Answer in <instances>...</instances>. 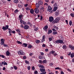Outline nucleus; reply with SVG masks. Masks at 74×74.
<instances>
[{
    "label": "nucleus",
    "mask_w": 74,
    "mask_h": 74,
    "mask_svg": "<svg viewBox=\"0 0 74 74\" xmlns=\"http://www.w3.org/2000/svg\"><path fill=\"white\" fill-rule=\"evenodd\" d=\"M47 10L51 13H52V12H53L52 9V7L49 5L48 6Z\"/></svg>",
    "instance_id": "nucleus-1"
},
{
    "label": "nucleus",
    "mask_w": 74,
    "mask_h": 74,
    "mask_svg": "<svg viewBox=\"0 0 74 74\" xmlns=\"http://www.w3.org/2000/svg\"><path fill=\"white\" fill-rule=\"evenodd\" d=\"M9 27V26L8 25H6L5 26V27L3 26L2 29L3 31H5L6 30H7V29H8Z\"/></svg>",
    "instance_id": "nucleus-2"
},
{
    "label": "nucleus",
    "mask_w": 74,
    "mask_h": 74,
    "mask_svg": "<svg viewBox=\"0 0 74 74\" xmlns=\"http://www.w3.org/2000/svg\"><path fill=\"white\" fill-rule=\"evenodd\" d=\"M56 42L57 44H58V43L62 44L63 42V40H58L56 41Z\"/></svg>",
    "instance_id": "nucleus-3"
},
{
    "label": "nucleus",
    "mask_w": 74,
    "mask_h": 74,
    "mask_svg": "<svg viewBox=\"0 0 74 74\" xmlns=\"http://www.w3.org/2000/svg\"><path fill=\"white\" fill-rule=\"evenodd\" d=\"M4 41H5V40L3 38H2L1 39V45H3L4 44Z\"/></svg>",
    "instance_id": "nucleus-4"
},
{
    "label": "nucleus",
    "mask_w": 74,
    "mask_h": 74,
    "mask_svg": "<svg viewBox=\"0 0 74 74\" xmlns=\"http://www.w3.org/2000/svg\"><path fill=\"white\" fill-rule=\"evenodd\" d=\"M24 29L26 30L27 29H28L29 28V26L27 25H25L24 26Z\"/></svg>",
    "instance_id": "nucleus-5"
},
{
    "label": "nucleus",
    "mask_w": 74,
    "mask_h": 74,
    "mask_svg": "<svg viewBox=\"0 0 74 74\" xmlns=\"http://www.w3.org/2000/svg\"><path fill=\"white\" fill-rule=\"evenodd\" d=\"M59 21V18L58 17L56 18L55 21H54V23H57V22H58Z\"/></svg>",
    "instance_id": "nucleus-6"
},
{
    "label": "nucleus",
    "mask_w": 74,
    "mask_h": 74,
    "mask_svg": "<svg viewBox=\"0 0 74 74\" xmlns=\"http://www.w3.org/2000/svg\"><path fill=\"white\" fill-rule=\"evenodd\" d=\"M32 8V6H29L27 8H25V9L27 11H29L30 9Z\"/></svg>",
    "instance_id": "nucleus-7"
},
{
    "label": "nucleus",
    "mask_w": 74,
    "mask_h": 74,
    "mask_svg": "<svg viewBox=\"0 0 74 74\" xmlns=\"http://www.w3.org/2000/svg\"><path fill=\"white\" fill-rule=\"evenodd\" d=\"M69 47L71 48V50H73V51H74V46H73L71 45H69Z\"/></svg>",
    "instance_id": "nucleus-8"
},
{
    "label": "nucleus",
    "mask_w": 74,
    "mask_h": 74,
    "mask_svg": "<svg viewBox=\"0 0 74 74\" xmlns=\"http://www.w3.org/2000/svg\"><path fill=\"white\" fill-rule=\"evenodd\" d=\"M18 53L19 55H23V52L22 51L20 50L18 52Z\"/></svg>",
    "instance_id": "nucleus-9"
},
{
    "label": "nucleus",
    "mask_w": 74,
    "mask_h": 74,
    "mask_svg": "<svg viewBox=\"0 0 74 74\" xmlns=\"http://www.w3.org/2000/svg\"><path fill=\"white\" fill-rule=\"evenodd\" d=\"M20 23L21 24H23V25H26V23L23 20H21L20 21Z\"/></svg>",
    "instance_id": "nucleus-10"
},
{
    "label": "nucleus",
    "mask_w": 74,
    "mask_h": 74,
    "mask_svg": "<svg viewBox=\"0 0 74 74\" xmlns=\"http://www.w3.org/2000/svg\"><path fill=\"white\" fill-rule=\"evenodd\" d=\"M53 21V18L52 16H51L49 18V21L52 22Z\"/></svg>",
    "instance_id": "nucleus-11"
},
{
    "label": "nucleus",
    "mask_w": 74,
    "mask_h": 74,
    "mask_svg": "<svg viewBox=\"0 0 74 74\" xmlns=\"http://www.w3.org/2000/svg\"><path fill=\"white\" fill-rule=\"evenodd\" d=\"M34 11L35 13L37 14L38 13V12H39V10H38V9L37 8H36L34 9Z\"/></svg>",
    "instance_id": "nucleus-12"
},
{
    "label": "nucleus",
    "mask_w": 74,
    "mask_h": 74,
    "mask_svg": "<svg viewBox=\"0 0 74 74\" xmlns=\"http://www.w3.org/2000/svg\"><path fill=\"white\" fill-rule=\"evenodd\" d=\"M22 2H20L18 5V7L21 8L22 7Z\"/></svg>",
    "instance_id": "nucleus-13"
},
{
    "label": "nucleus",
    "mask_w": 74,
    "mask_h": 74,
    "mask_svg": "<svg viewBox=\"0 0 74 74\" xmlns=\"http://www.w3.org/2000/svg\"><path fill=\"white\" fill-rule=\"evenodd\" d=\"M48 26L46 25L45 26V27L43 28V29H44L45 31L47 32V29H48Z\"/></svg>",
    "instance_id": "nucleus-14"
},
{
    "label": "nucleus",
    "mask_w": 74,
    "mask_h": 74,
    "mask_svg": "<svg viewBox=\"0 0 74 74\" xmlns=\"http://www.w3.org/2000/svg\"><path fill=\"white\" fill-rule=\"evenodd\" d=\"M30 12L31 14H34V10L31 9L30 10Z\"/></svg>",
    "instance_id": "nucleus-15"
},
{
    "label": "nucleus",
    "mask_w": 74,
    "mask_h": 74,
    "mask_svg": "<svg viewBox=\"0 0 74 74\" xmlns=\"http://www.w3.org/2000/svg\"><path fill=\"white\" fill-rule=\"evenodd\" d=\"M16 42L18 44H20V45H22V42H20V41H19L17 40Z\"/></svg>",
    "instance_id": "nucleus-16"
},
{
    "label": "nucleus",
    "mask_w": 74,
    "mask_h": 74,
    "mask_svg": "<svg viewBox=\"0 0 74 74\" xmlns=\"http://www.w3.org/2000/svg\"><path fill=\"white\" fill-rule=\"evenodd\" d=\"M58 10V7H54L53 9V11H56Z\"/></svg>",
    "instance_id": "nucleus-17"
},
{
    "label": "nucleus",
    "mask_w": 74,
    "mask_h": 74,
    "mask_svg": "<svg viewBox=\"0 0 74 74\" xmlns=\"http://www.w3.org/2000/svg\"><path fill=\"white\" fill-rule=\"evenodd\" d=\"M38 67H40L41 68H42V69H44V66H43L42 65H41L40 64H39L38 65Z\"/></svg>",
    "instance_id": "nucleus-18"
},
{
    "label": "nucleus",
    "mask_w": 74,
    "mask_h": 74,
    "mask_svg": "<svg viewBox=\"0 0 74 74\" xmlns=\"http://www.w3.org/2000/svg\"><path fill=\"white\" fill-rule=\"evenodd\" d=\"M52 33V31L51 30H50L48 31V34H51V33Z\"/></svg>",
    "instance_id": "nucleus-19"
},
{
    "label": "nucleus",
    "mask_w": 74,
    "mask_h": 74,
    "mask_svg": "<svg viewBox=\"0 0 74 74\" xmlns=\"http://www.w3.org/2000/svg\"><path fill=\"white\" fill-rule=\"evenodd\" d=\"M55 14L56 16H58V15H59V12H58V11H57L56 12Z\"/></svg>",
    "instance_id": "nucleus-20"
},
{
    "label": "nucleus",
    "mask_w": 74,
    "mask_h": 74,
    "mask_svg": "<svg viewBox=\"0 0 74 74\" xmlns=\"http://www.w3.org/2000/svg\"><path fill=\"white\" fill-rule=\"evenodd\" d=\"M40 42V40H36L35 41V42L36 43V44H39Z\"/></svg>",
    "instance_id": "nucleus-21"
},
{
    "label": "nucleus",
    "mask_w": 74,
    "mask_h": 74,
    "mask_svg": "<svg viewBox=\"0 0 74 74\" xmlns=\"http://www.w3.org/2000/svg\"><path fill=\"white\" fill-rule=\"evenodd\" d=\"M8 30H9V34H11L12 33V30L10 28H8Z\"/></svg>",
    "instance_id": "nucleus-22"
},
{
    "label": "nucleus",
    "mask_w": 74,
    "mask_h": 74,
    "mask_svg": "<svg viewBox=\"0 0 74 74\" xmlns=\"http://www.w3.org/2000/svg\"><path fill=\"white\" fill-rule=\"evenodd\" d=\"M22 45L23 46V47H26L27 45V44L24 43Z\"/></svg>",
    "instance_id": "nucleus-23"
},
{
    "label": "nucleus",
    "mask_w": 74,
    "mask_h": 74,
    "mask_svg": "<svg viewBox=\"0 0 74 74\" xmlns=\"http://www.w3.org/2000/svg\"><path fill=\"white\" fill-rule=\"evenodd\" d=\"M38 3L40 5H42V4H43V2H42V1H40L38 2Z\"/></svg>",
    "instance_id": "nucleus-24"
},
{
    "label": "nucleus",
    "mask_w": 74,
    "mask_h": 74,
    "mask_svg": "<svg viewBox=\"0 0 74 74\" xmlns=\"http://www.w3.org/2000/svg\"><path fill=\"white\" fill-rule=\"evenodd\" d=\"M36 8H38V7H39V6H40V4H39V3L38 4L37 3H36Z\"/></svg>",
    "instance_id": "nucleus-25"
},
{
    "label": "nucleus",
    "mask_w": 74,
    "mask_h": 74,
    "mask_svg": "<svg viewBox=\"0 0 74 74\" xmlns=\"http://www.w3.org/2000/svg\"><path fill=\"white\" fill-rule=\"evenodd\" d=\"M40 70L41 72H43V71H45V69H40Z\"/></svg>",
    "instance_id": "nucleus-26"
},
{
    "label": "nucleus",
    "mask_w": 74,
    "mask_h": 74,
    "mask_svg": "<svg viewBox=\"0 0 74 74\" xmlns=\"http://www.w3.org/2000/svg\"><path fill=\"white\" fill-rule=\"evenodd\" d=\"M39 59H45V58L43 57V56H42V57L41 56H39Z\"/></svg>",
    "instance_id": "nucleus-27"
},
{
    "label": "nucleus",
    "mask_w": 74,
    "mask_h": 74,
    "mask_svg": "<svg viewBox=\"0 0 74 74\" xmlns=\"http://www.w3.org/2000/svg\"><path fill=\"white\" fill-rule=\"evenodd\" d=\"M14 3H18L19 2V1L18 0H14Z\"/></svg>",
    "instance_id": "nucleus-28"
},
{
    "label": "nucleus",
    "mask_w": 74,
    "mask_h": 74,
    "mask_svg": "<svg viewBox=\"0 0 74 74\" xmlns=\"http://www.w3.org/2000/svg\"><path fill=\"white\" fill-rule=\"evenodd\" d=\"M6 53L7 56H9V55H10V52H9L8 51H7V52H6Z\"/></svg>",
    "instance_id": "nucleus-29"
},
{
    "label": "nucleus",
    "mask_w": 74,
    "mask_h": 74,
    "mask_svg": "<svg viewBox=\"0 0 74 74\" xmlns=\"http://www.w3.org/2000/svg\"><path fill=\"white\" fill-rule=\"evenodd\" d=\"M74 53H72L71 55V58H74Z\"/></svg>",
    "instance_id": "nucleus-30"
},
{
    "label": "nucleus",
    "mask_w": 74,
    "mask_h": 74,
    "mask_svg": "<svg viewBox=\"0 0 74 74\" xmlns=\"http://www.w3.org/2000/svg\"><path fill=\"white\" fill-rule=\"evenodd\" d=\"M55 69V70H61V68L58 67L56 68Z\"/></svg>",
    "instance_id": "nucleus-31"
},
{
    "label": "nucleus",
    "mask_w": 74,
    "mask_h": 74,
    "mask_svg": "<svg viewBox=\"0 0 74 74\" xmlns=\"http://www.w3.org/2000/svg\"><path fill=\"white\" fill-rule=\"evenodd\" d=\"M55 52L53 51H50L49 53L50 54H53L54 53H55Z\"/></svg>",
    "instance_id": "nucleus-32"
},
{
    "label": "nucleus",
    "mask_w": 74,
    "mask_h": 74,
    "mask_svg": "<svg viewBox=\"0 0 74 74\" xmlns=\"http://www.w3.org/2000/svg\"><path fill=\"white\" fill-rule=\"evenodd\" d=\"M70 15L72 17L74 18V13H73H73H71L70 14Z\"/></svg>",
    "instance_id": "nucleus-33"
},
{
    "label": "nucleus",
    "mask_w": 74,
    "mask_h": 74,
    "mask_svg": "<svg viewBox=\"0 0 74 74\" xmlns=\"http://www.w3.org/2000/svg\"><path fill=\"white\" fill-rule=\"evenodd\" d=\"M58 33L57 32L55 31L54 32H53V34H54V35H55V34H57Z\"/></svg>",
    "instance_id": "nucleus-34"
},
{
    "label": "nucleus",
    "mask_w": 74,
    "mask_h": 74,
    "mask_svg": "<svg viewBox=\"0 0 74 74\" xmlns=\"http://www.w3.org/2000/svg\"><path fill=\"white\" fill-rule=\"evenodd\" d=\"M0 57H1L2 58H5V56L3 55H0Z\"/></svg>",
    "instance_id": "nucleus-35"
},
{
    "label": "nucleus",
    "mask_w": 74,
    "mask_h": 74,
    "mask_svg": "<svg viewBox=\"0 0 74 74\" xmlns=\"http://www.w3.org/2000/svg\"><path fill=\"white\" fill-rule=\"evenodd\" d=\"M69 24L70 26H71L72 25V21H70L69 22Z\"/></svg>",
    "instance_id": "nucleus-36"
},
{
    "label": "nucleus",
    "mask_w": 74,
    "mask_h": 74,
    "mask_svg": "<svg viewBox=\"0 0 74 74\" xmlns=\"http://www.w3.org/2000/svg\"><path fill=\"white\" fill-rule=\"evenodd\" d=\"M32 47H33V46H32V45H29V46H28V48H31Z\"/></svg>",
    "instance_id": "nucleus-37"
},
{
    "label": "nucleus",
    "mask_w": 74,
    "mask_h": 74,
    "mask_svg": "<svg viewBox=\"0 0 74 74\" xmlns=\"http://www.w3.org/2000/svg\"><path fill=\"white\" fill-rule=\"evenodd\" d=\"M38 30V27H36V28L34 29V31H37Z\"/></svg>",
    "instance_id": "nucleus-38"
},
{
    "label": "nucleus",
    "mask_w": 74,
    "mask_h": 74,
    "mask_svg": "<svg viewBox=\"0 0 74 74\" xmlns=\"http://www.w3.org/2000/svg\"><path fill=\"white\" fill-rule=\"evenodd\" d=\"M18 12H19V10L18 9H16L14 11L15 13H17Z\"/></svg>",
    "instance_id": "nucleus-39"
},
{
    "label": "nucleus",
    "mask_w": 74,
    "mask_h": 74,
    "mask_svg": "<svg viewBox=\"0 0 74 74\" xmlns=\"http://www.w3.org/2000/svg\"><path fill=\"white\" fill-rule=\"evenodd\" d=\"M16 31L18 33H20V29H18L16 30Z\"/></svg>",
    "instance_id": "nucleus-40"
},
{
    "label": "nucleus",
    "mask_w": 74,
    "mask_h": 74,
    "mask_svg": "<svg viewBox=\"0 0 74 74\" xmlns=\"http://www.w3.org/2000/svg\"><path fill=\"white\" fill-rule=\"evenodd\" d=\"M43 41H45V39L42 38V41H41V42H43Z\"/></svg>",
    "instance_id": "nucleus-41"
},
{
    "label": "nucleus",
    "mask_w": 74,
    "mask_h": 74,
    "mask_svg": "<svg viewBox=\"0 0 74 74\" xmlns=\"http://www.w3.org/2000/svg\"><path fill=\"white\" fill-rule=\"evenodd\" d=\"M23 16V15H20L19 16V18H20V19H21V18Z\"/></svg>",
    "instance_id": "nucleus-42"
},
{
    "label": "nucleus",
    "mask_w": 74,
    "mask_h": 74,
    "mask_svg": "<svg viewBox=\"0 0 74 74\" xmlns=\"http://www.w3.org/2000/svg\"><path fill=\"white\" fill-rule=\"evenodd\" d=\"M54 29H56L57 30L58 29V27H57L56 26H54Z\"/></svg>",
    "instance_id": "nucleus-43"
},
{
    "label": "nucleus",
    "mask_w": 74,
    "mask_h": 74,
    "mask_svg": "<svg viewBox=\"0 0 74 74\" xmlns=\"http://www.w3.org/2000/svg\"><path fill=\"white\" fill-rule=\"evenodd\" d=\"M38 74V71H36L34 72V74Z\"/></svg>",
    "instance_id": "nucleus-44"
},
{
    "label": "nucleus",
    "mask_w": 74,
    "mask_h": 74,
    "mask_svg": "<svg viewBox=\"0 0 74 74\" xmlns=\"http://www.w3.org/2000/svg\"><path fill=\"white\" fill-rule=\"evenodd\" d=\"M63 49H66V46L65 45H64L63 46Z\"/></svg>",
    "instance_id": "nucleus-45"
},
{
    "label": "nucleus",
    "mask_w": 74,
    "mask_h": 74,
    "mask_svg": "<svg viewBox=\"0 0 74 74\" xmlns=\"http://www.w3.org/2000/svg\"><path fill=\"white\" fill-rule=\"evenodd\" d=\"M45 44H43L42 45V47L43 48H45Z\"/></svg>",
    "instance_id": "nucleus-46"
},
{
    "label": "nucleus",
    "mask_w": 74,
    "mask_h": 74,
    "mask_svg": "<svg viewBox=\"0 0 74 74\" xmlns=\"http://www.w3.org/2000/svg\"><path fill=\"white\" fill-rule=\"evenodd\" d=\"M40 54L41 55H42V56H43L44 55V53L42 52H40Z\"/></svg>",
    "instance_id": "nucleus-47"
},
{
    "label": "nucleus",
    "mask_w": 74,
    "mask_h": 74,
    "mask_svg": "<svg viewBox=\"0 0 74 74\" xmlns=\"http://www.w3.org/2000/svg\"><path fill=\"white\" fill-rule=\"evenodd\" d=\"M40 74H46V72H43L41 73Z\"/></svg>",
    "instance_id": "nucleus-48"
},
{
    "label": "nucleus",
    "mask_w": 74,
    "mask_h": 74,
    "mask_svg": "<svg viewBox=\"0 0 74 74\" xmlns=\"http://www.w3.org/2000/svg\"><path fill=\"white\" fill-rule=\"evenodd\" d=\"M25 63L27 64H29V62L28 61H25Z\"/></svg>",
    "instance_id": "nucleus-49"
},
{
    "label": "nucleus",
    "mask_w": 74,
    "mask_h": 74,
    "mask_svg": "<svg viewBox=\"0 0 74 74\" xmlns=\"http://www.w3.org/2000/svg\"><path fill=\"white\" fill-rule=\"evenodd\" d=\"M14 67L15 70H17V67H16V66H14Z\"/></svg>",
    "instance_id": "nucleus-50"
},
{
    "label": "nucleus",
    "mask_w": 74,
    "mask_h": 74,
    "mask_svg": "<svg viewBox=\"0 0 74 74\" xmlns=\"http://www.w3.org/2000/svg\"><path fill=\"white\" fill-rule=\"evenodd\" d=\"M27 69L29 70H30V66H29L27 67Z\"/></svg>",
    "instance_id": "nucleus-51"
},
{
    "label": "nucleus",
    "mask_w": 74,
    "mask_h": 74,
    "mask_svg": "<svg viewBox=\"0 0 74 74\" xmlns=\"http://www.w3.org/2000/svg\"><path fill=\"white\" fill-rule=\"evenodd\" d=\"M49 65L50 66H53V63H50V64H49Z\"/></svg>",
    "instance_id": "nucleus-52"
},
{
    "label": "nucleus",
    "mask_w": 74,
    "mask_h": 74,
    "mask_svg": "<svg viewBox=\"0 0 74 74\" xmlns=\"http://www.w3.org/2000/svg\"><path fill=\"white\" fill-rule=\"evenodd\" d=\"M60 58L61 59H63V56H60Z\"/></svg>",
    "instance_id": "nucleus-53"
},
{
    "label": "nucleus",
    "mask_w": 74,
    "mask_h": 74,
    "mask_svg": "<svg viewBox=\"0 0 74 74\" xmlns=\"http://www.w3.org/2000/svg\"><path fill=\"white\" fill-rule=\"evenodd\" d=\"M32 70H35V68H34V66H33L32 68Z\"/></svg>",
    "instance_id": "nucleus-54"
},
{
    "label": "nucleus",
    "mask_w": 74,
    "mask_h": 74,
    "mask_svg": "<svg viewBox=\"0 0 74 74\" xmlns=\"http://www.w3.org/2000/svg\"><path fill=\"white\" fill-rule=\"evenodd\" d=\"M67 70L68 71H69L70 72H71V70L70 69H68Z\"/></svg>",
    "instance_id": "nucleus-55"
},
{
    "label": "nucleus",
    "mask_w": 74,
    "mask_h": 74,
    "mask_svg": "<svg viewBox=\"0 0 74 74\" xmlns=\"http://www.w3.org/2000/svg\"><path fill=\"white\" fill-rule=\"evenodd\" d=\"M21 28H23V27H23V25H21Z\"/></svg>",
    "instance_id": "nucleus-56"
},
{
    "label": "nucleus",
    "mask_w": 74,
    "mask_h": 74,
    "mask_svg": "<svg viewBox=\"0 0 74 74\" xmlns=\"http://www.w3.org/2000/svg\"><path fill=\"white\" fill-rule=\"evenodd\" d=\"M55 2V1H54V0H53L51 2V3L52 4H53V3Z\"/></svg>",
    "instance_id": "nucleus-57"
},
{
    "label": "nucleus",
    "mask_w": 74,
    "mask_h": 74,
    "mask_svg": "<svg viewBox=\"0 0 74 74\" xmlns=\"http://www.w3.org/2000/svg\"><path fill=\"white\" fill-rule=\"evenodd\" d=\"M23 59H26V57L25 56H24L23 57Z\"/></svg>",
    "instance_id": "nucleus-58"
},
{
    "label": "nucleus",
    "mask_w": 74,
    "mask_h": 74,
    "mask_svg": "<svg viewBox=\"0 0 74 74\" xmlns=\"http://www.w3.org/2000/svg\"><path fill=\"white\" fill-rule=\"evenodd\" d=\"M48 51H49L48 49H45V51L46 52H48Z\"/></svg>",
    "instance_id": "nucleus-59"
},
{
    "label": "nucleus",
    "mask_w": 74,
    "mask_h": 74,
    "mask_svg": "<svg viewBox=\"0 0 74 74\" xmlns=\"http://www.w3.org/2000/svg\"><path fill=\"white\" fill-rule=\"evenodd\" d=\"M60 74H64V72L62 71L60 72Z\"/></svg>",
    "instance_id": "nucleus-60"
},
{
    "label": "nucleus",
    "mask_w": 74,
    "mask_h": 74,
    "mask_svg": "<svg viewBox=\"0 0 74 74\" xmlns=\"http://www.w3.org/2000/svg\"><path fill=\"white\" fill-rule=\"evenodd\" d=\"M49 41H52V38H49Z\"/></svg>",
    "instance_id": "nucleus-61"
},
{
    "label": "nucleus",
    "mask_w": 74,
    "mask_h": 74,
    "mask_svg": "<svg viewBox=\"0 0 74 74\" xmlns=\"http://www.w3.org/2000/svg\"><path fill=\"white\" fill-rule=\"evenodd\" d=\"M42 38H43L45 39V35H44L42 36Z\"/></svg>",
    "instance_id": "nucleus-62"
},
{
    "label": "nucleus",
    "mask_w": 74,
    "mask_h": 74,
    "mask_svg": "<svg viewBox=\"0 0 74 74\" xmlns=\"http://www.w3.org/2000/svg\"><path fill=\"white\" fill-rule=\"evenodd\" d=\"M43 62V63H46V62H47V60H44Z\"/></svg>",
    "instance_id": "nucleus-63"
},
{
    "label": "nucleus",
    "mask_w": 74,
    "mask_h": 74,
    "mask_svg": "<svg viewBox=\"0 0 74 74\" xmlns=\"http://www.w3.org/2000/svg\"><path fill=\"white\" fill-rule=\"evenodd\" d=\"M4 47H7V45L6 44H4L3 45Z\"/></svg>",
    "instance_id": "nucleus-64"
}]
</instances>
